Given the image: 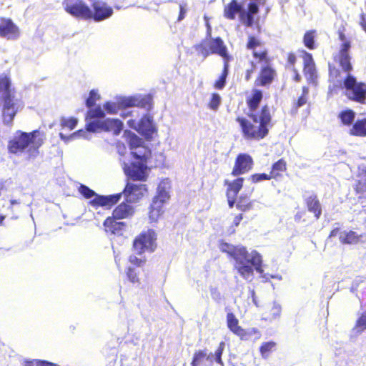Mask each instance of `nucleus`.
I'll return each instance as SVG.
<instances>
[{"label":"nucleus","instance_id":"nucleus-59","mask_svg":"<svg viewBox=\"0 0 366 366\" xmlns=\"http://www.w3.org/2000/svg\"><path fill=\"white\" fill-rule=\"evenodd\" d=\"M292 71L294 72L293 79L296 82H299L301 80V76L300 75L297 69L296 68L292 69Z\"/></svg>","mask_w":366,"mask_h":366},{"label":"nucleus","instance_id":"nucleus-22","mask_svg":"<svg viewBox=\"0 0 366 366\" xmlns=\"http://www.w3.org/2000/svg\"><path fill=\"white\" fill-rule=\"evenodd\" d=\"M244 178L238 177L233 181H224V184L227 186L226 197L227 204L229 208H232L234 206L236 199L239 191L243 187Z\"/></svg>","mask_w":366,"mask_h":366},{"label":"nucleus","instance_id":"nucleus-46","mask_svg":"<svg viewBox=\"0 0 366 366\" xmlns=\"http://www.w3.org/2000/svg\"><path fill=\"white\" fill-rule=\"evenodd\" d=\"M100 98H101V97L99 94V93L97 92V91L95 89H92L89 92V95L88 98L86 99L85 104H86V107H88V108L93 107L95 105L96 102L99 100Z\"/></svg>","mask_w":366,"mask_h":366},{"label":"nucleus","instance_id":"nucleus-35","mask_svg":"<svg viewBox=\"0 0 366 366\" xmlns=\"http://www.w3.org/2000/svg\"><path fill=\"white\" fill-rule=\"evenodd\" d=\"M337 117L342 125L346 127H352L355 118V112L350 109H347L345 110L341 111L338 114Z\"/></svg>","mask_w":366,"mask_h":366},{"label":"nucleus","instance_id":"nucleus-17","mask_svg":"<svg viewBox=\"0 0 366 366\" xmlns=\"http://www.w3.org/2000/svg\"><path fill=\"white\" fill-rule=\"evenodd\" d=\"M227 325L229 330L242 340H247L251 335H259V331L257 328L253 327L247 331L239 326L238 319L232 312L227 315Z\"/></svg>","mask_w":366,"mask_h":366},{"label":"nucleus","instance_id":"nucleus-39","mask_svg":"<svg viewBox=\"0 0 366 366\" xmlns=\"http://www.w3.org/2000/svg\"><path fill=\"white\" fill-rule=\"evenodd\" d=\"M276 342L274 341L264 342L259 347V352L263 358H267L269 354L275 350Z\"/></svg>","mask_w":366,"mask_h":366},{"label":"nucleus","instance_id":"nucleus-44","mask_svg":"<svg viewBox=\"0 0 366 366\" xmlns=\"http://www.w3.org/2000/svg\"><path fill=\"white\" fill-rule=\"evenodd\" d=\"M222 99L219 94L212 93L211 94V97L208 102L207 107L213 111H217L220 104H221Z\"/></svg>","mask_w":366,"mask_h":366},{"label":"nucleus","instance_id":"nucleus-1","mask_svg":"<svg viewBox=\"0 0 366 366\" xmlns=\"http://www.w3.org/2000/svg\"><path fill=\"white\" fill-rule=\"evenodd\" d=\"M262 99V91L253 88L245 100L249 111L247 116L252 122L244 117L236 118L243 137L247 140L259 141L264 139L269 133V127L272 126V117L267 104L263 105L259 111L257 112Z\"/></svg>","mask_w":366,"mask_h":366},{"label":"nucleus","instance_id":"nucleus-8","mask_svg":"<svg viewBox=\"0 0 366 366\" xmlns=\"http://www.w3.org/2000/svg\"><path fill=\"white\" fill-rule=\"evenodd\" d=\"M225 348L224 342L222 341L219 342L217 348L212 353H208L207 349L196 350L191 361V366H202L204 362H209V364H212L214 362L217 364L223 366L224 362L222 359V354Z\"/></svg>","mask_w":366,"mask_h":366},{"label":"nucleus","instance_id":"nucleus-9","mask_svg":"<svg viewBox=\"0 0 366 366\" xmlns=\"http://www.w3.org/2000/svg\"><path fill=\"white\" fill-rule=\"evenodd\" d=\"M157 234L154 229H149L142 232L133 240L132 249L137 254L146 252H154L157 244Z\"/></svg>","mask_w":366,"mask_h":366},{"label":"nucleus","instance_id":"nucleus-40","mask_svg":"<svg viewBox=\"0 0 366 366\" xmlns=\"http://www.w3.org/2000/svg\"><path fill=\"white\" fill-rule=\"evenodd\" d=\"M316 31L315 30H310L305 32L303 36L304 45L309 49H315V38Z\"/></svg>","mask_w":366,"mask_h":366},{"label":"nucleus","instance_id":"nucleus-20","mask_svg":"<svg viewBox=\"0 0 366 366\" xmlns=\"http://www.w3.org/2000/svg\"><path fill=\"white\" fill-rule=\"evenodd\" d=\"M339 236V239L342 244H357L362 242V239L364 237L363 234H357L356 232L350 231H340V228L335 227L332 229L329 234V237H335Z\"/></svg>","mask_w":366,"mask_h":366},{"label":"nucleus","instance_id":"nucleus-2","mask_svg":"<svg viewBox=\"0 0 366 366\" xmlns=\"http://www.w3.org/2000/svg\"><path fill=\"white\" fill-rule=\"evenodd\" d=\"M219 249L236 260V268L243 278L253 275V267L257 272H263L262 258L257 252L253 251L249 254L245 247H237L223 241L219 243Z\"/></svg>","mask_w":366,"mask_h":366},{"label":"nucleus","instance_id":"nucleus-45","mask_svg":"<svg viewBox=\"0 0 366 366\" xmlns=\"http://www.w3.org/2000/svg\"><path fill=\"white\" fill-rule=\"evenodd\" d=\"M126 275L130 282L132 284H140V278L137 271L131 267L126 269Z\"/></svg>","mask_w":366,"mask_h":366},{"label":"nucleus","instance_id":"nucleus-61","mask_svg":"<svg viewBox=\"0 0 366 366\" xmlns=\"http://www.w3.org/2000/svg\"><path fill=\"white\" fill-rule=\"evenodd\" d=\"M40 360H26L24 361V366H37V362H39Z\"/></svg>","mask_w":366,"mask_h":366},{"label":"nucleus","instance_id":"nucleus-4","mask_svg":"<svg viewBox=\"0 0 366 366\" xmlns=\"http://www.w3.org/2000/svg\"><path fill=\"white\" fill-rule=\"evenodd\" d=\"M149 148H145L144 152L132 151L131 155L134 159L129 163H124L122 169L127 178L132 181L144 182L148 177L147 160L151 157Z\"/></svg>","mask_w":366,"mask_h":366},{"label":"nucleus","instance_id":"nucleus-47","mask_svg":"<svg viewBox=\"0 0 366 366\" xmlns=\"http://www.w3.org/2000/svg\"><path fill=\"white\" fill-rule=\"evenodd\" d=\"M249 179L252 183L256 184L262 181H269L272 179L269 173H255L249 176Z\"/></svg>","mask_w":366,"mask_h":366},{"label":"nucleus","instance_id":"nucleus-3","mask_svg":"<svg viewBox=\"0 0 366 366\" xmlns=\"http://www.w3.org/2000/svg\"><path fill=\"white\" fill-rule=\"evenodd\" d=\"M339 40L342 42L338 52L333 55V62L328 64L329 76L337 81L342 79V74L351 75L353 66L351 62L350 49L352 47L351 40L347 36L345 24H341L337 31Z\"/></svg>","mask_w":366,"mask_h":366},{"label":"nucleus","instance_id":"nucleus-13","mask_svg":"<svg viewBox=\"0 0 366 366\" xmlns=\"http://www.w3.org/2000/svg\"><path fill=\"white\" fill-rule=\"evenodd\" d=\"M89 132H97L104 131L111 132L114 135L120 134L123 129V123L117 119H106L103 121H92L86 125Z\"/></svg>","mask_w":366,"mask_h":366},{"label":"nucleus","instance_id":"nucleus-49","mask_svg":"<svg viewBox=\"0 0 366 366\" xmlns=\"http://www.w3.org/2000/svg\"><path fill=\"white\" fill-rule=\"evenodd\" d=\"M261 41L257 39L254 35H250L248 36L247 42L246 44V48L249 50H255V48L261 46Z\"/></svg>","mask_w":366,"mask_h":366},{"label":"nucleus","instance_id":"nucleus-29","mask_svg":"<svg viewBox=\"0 0 366 366\" xmlns=\"http://www.w3.org/2000/svg\"><path fill=\"white\" fill-rule=\"evenodd\" d=\"M131 202H123L117 206L112 211V215L119 219H129L135 213V208Z\"/></svg>","mask_w":366,"mask_h":366},{"label":"nucleus","instance_id":"nucleus-54","mask_svg":"<svg viewBox=\"0 0 366 366\" xmlns=\"http://www.w3.org/2000/svg\"><path fill=\"white\" fill-rule=\"evenodd\" d=\"M297 60V55L294 52L291 51L287 53L286 58L287 66L291 69L295 68Z\"/></svg>","mask_w":366,"mask_h":366},{"label":"nucleus","instance_id":"nucleus-52","mask_svg":"<svg viewBox=\"0 0 366 366\" xmlns=\"http://www.w3.org/2000/svg\"><path fill=\"white\" fill-rule=\"evenodd\" d=\"M79 192L86 198L89 199L92 197H94L97 195L92 189H91L89 187L81 184L79 188Z\"/></svg>","mask_w":366,"mask_h":366},{"label":"nucleus","instance_id":"nucleus-33","mask_svg":"<svg viewBox=\"0 0 366 366\" xmlns=\"http://www.w3.org/2000/svg\"><path fill=\"white\" fill-rule=\"evenodd\" d=\"M234 204L236 208L242 212H248L253 208V201L246 194H242L237 197Z\"/></svg>","mask_w":366,"mask_h":366},{"label":"nucleus","instance_id":"nucleus-32","mask_svg":"<svg viewBox=\"0 0 366 366\" xmlns=\"http://www.w3.org/2000/svg\"><path fill=\"white\" fill-rule=\"evenodd\" d=\"M9 153L17 154L23 150V132L18 131L16 135L8 143Z\"/></svg>","mask_w":366,"mask_h":366},{"label":"nucleus","instance_id":"nucleus-50","mask_svg":"<svg viewBox=\"0 0 366 366\" xmlns=\"http://www.w3.org/2000/svg\"><path fill=\"white\" fill-rule=\"evenodd\" d=\"M77 125V119L74 117L68 119H63L61 122V126L62 128H67L69 130L74 129Z\"/></svg>","mask_w":366,"mask_h":366},{"label":"nucleus","instance_id":"nucleus-63","mask_svg":"<svg viewBox=\"0 0 366 366\" xmlns=\"http://www.w3.org/2000/svg\"><path fill=\"white\" fill-rule=\"evenodd\" d=\"M251 1H253L256 4H257V5L259 6V4H264L265 2V0H251Z\"/></svg>","mask_w":366,"mask_h":366},{"label":"nucleus","instance_id":"nucleus-31","mask_svg":"<svg viewBox=\"0 0 366 366\" xmlns=\"http://www.w3.org/2000/svg\"><path fill=\"white\" fill-rule=\"evenodd\" d=\"M349 134L355 137H366V118L358 119L354 122L349 129Z\"/></svg>","mask_w":366,"mask_h":366},{"label":"nucleus","instance_id":"nucleus-27","mask_svg":"<svg viewBox=\"0 0 366 366\" xmlns=\"http://www.w3.org/2000/svg\"><path fill=\"white\" fill-rule=\"evenodd\" d=\"M305 205L307 211L312 213L316 220H318L322 213V207L317 194L312 192L304 199Z\"/></svg>","mask_w":366,"mask_h":366},{"label":"nucleus","instance_id":"nucleus-19","mask_svg":"<svg viewBox=\"0 0 366 366\" xmlns=\"http://www.w3.org/2000/svg\"><path fill=\"white\" fill-rule=\"evenodd\" d=\"M254 166V160L251 155L247 153H240L236 157L234 164L231 172L233 177H238L248 173Z\"/></svg>","mask_w":366,"mask_h":366},{"label":"nucleus","instance_id":"nucleus-26","mask_svg":"<svg viewBox=\"0 0 366 366\" xmlns=\"http://www.w3.org/2000/svg\"><path fill=\"white\" fill-rule=\"evenodd\" d=\"M20 32L18 27L11 19L0 17V36L8 39H16L19 36Z\"/></svg>","mask_w":366,"mask_h":366},{"label":"nucleus","instance_id":"nucleus-5","mask_svg":"<svg viewBox=\"0 0 366 366\" xmlns=\"http://www.w3.org/2000/svg\"><path fill=\"white\" fill-rule=\"evenodd\" d=\"M257 4L250 1L247 5V11L237 0H231L224 8V16L229 20H234L236 15L239 16L240 21L247 27H252L254 24V16L259 12Z\"/></svg>","mask_w":366,"mask_h":366},{"label":"nucleus","instance_id":"nucleus-41","mask_svg":"<svg viewBox=\"0 0 366 366\" xmlns=\"http://www.w3.org/2000/svg\"><path fill=\"white\" fill-rule=\"evenodd\" d=\"M105 116V113L100 106L94 108H89L86 114V120L94 119H102Z\"/></svg>","mask_w":366,"mask_h":366},{"label":"nucleus","instance_id":"nucleus-34","mask_svg":"<svg viewBox=\"0 0 366 366\" xmlns=\"http://www.w3.org/2000/svg\"><path fill=\"white\" fill-rule=\"evenodd\" d=\"M127 142L131 150L141 148V152H144L145 148H149L144 144L143 139L132 132H129L127 136Z\"/></svg>","mask_w":366,"mask_h":366},{"label":"nucleus","instance_id":"nucleus-36","mask_svg":"<svg viewBox=\"0 0 366 366\" xmlns=\"http://www.w3.org/2000/svg\"><path fill=\"white\" fill-rule=\"evenodd\" d=\"M229 71V61L223 62V69L219 78L214 81L213 86L217 89H222L227 83V78Z\"/></svg>","mask_w":366,"mask_h":366},{"label":"nucleus","instance_id":"nucleus-64","mask_svg":"<svg viewBox=\"0 0 366 366\" xmlns=\"http://www.w3.org/2000/svg\"><path fill=\"white\" fill-rule=\"evenodd\" d=\"M4 216L0 215V224H2L3 221L4 220Z\"/></svg>","mask_w":366,"mask_h":366},{"label":"nucleus","instance_id":"nucleus-51","mask_svg":"<svg viewBox=\"0 0 366 366\" xmlns=\"http://www.w3.org/2000/svg\"><path fill=\"white\" fill-rule=\"evenodd\" d=\"M122 109L133 107L135 104V96L124 97L119 101Z\"/></svg>","mask_w":366,"mask_h":366},{"label":"nucleus","instance_id":"nucleus-14","mask_svg":"<svg viewBox=\"0 0 366 366\" xmlns=\"http://www.w3.org/2000/svg\"><path fill=\"white\" fill-rule=\"evenodd\" d=\"M134 124L135 120L134 119L128 121L129 127L134 128L147 141H152L157 134V129L153 122L152 117L149 114L142 116L137 127L133 125Z\"/></svg>","mask_w":366,"mask_h":366},{"label":"nucleus","instance_id":"nucleus-43","mask_svg":"<svg viewBox=\"0 0 366 366\" xmlns=\"http://www.w3.org/2000/svg\"><path fill=\"white\" fill-rule=\"evenodd\" d=\"M366 330V311L363 312L357 319L353 330L357 333H361Z\"/></svg>","mask_w":366,"mask_h":366},{"label":"nucleus","instance_id":"nucleus-37","mask_svg":"<svg viewBox=\"0 0 366 366\" xmlns=\"http://www.w3.org/2000/svg\"><path fill=\"white\" fill-rule=\"evenodd\" d=\"M134 107L144 108L147 110L152 107V97L150 94L135 96Z\"/></svg>","mask_w":366,"mask_h":366},{"label":"nucleus","instance_id":"nucleus-53","mask_svg":"<svg viewBox=\"0 0 366 366\" xmlns=\"http://www.w3.org/2000/svg\"><path fill=\"white\" fill-rule=\"evenodd\" d=\"M129 262L134 266L140 267L145 264L147 259L145 257L139 258L137 256L132 254L129 256Z\"/></svg>","mask_w":366,"mask_h":366},{"label":"nucleus","instance_id":"nucleus-10","mask_svg":"<svg viewBox=\"0 0 366 366\" xmlns=\"http://www.w3.org/2000/svg\"><path fill=\"white\" fill-rule=\"evenodd\" d=\"M44 135L39 130L31 132H24V158L31 161L39 154V149L43 144Z\"/></svg>","mask_w":366,"mask_h":366},{"label":"nucleus","instance_id":"nucleus-16","mask_svg":"<svg viewBox=\"0 0 366 366\" xmlns=\"http://www.w3.org/2000/svg\"><path fill=\"white\" fill-rule=\"evenodd\" d=\"M148 192V187L144 184H136L127 182L121 193L125 200L131 203L139 202Z\"/></svg>","mask_w":366,"mask_h":366},{"label":"nucleus","instance_id":"nucleus-24","mask_svg":"<svg viewBox=\"0 0 366 366\" xmlns=\"http://www.w3.org/2000/svg\"><path fill=\"white\" fill-rule=\"evenodd\" d=\"M353 189L359 199L365 197L366 193V165H360L357 168Z\"/></svg>","mask_w":366,"mask_h":366},{"label":"nucleus","instance_id":"nucleus-11","mask_svg":"<svg viewBox=\"0 0 366 366\" xmlns=\"http://www.w3.org/2000/svg\"><path fill=\"white\" fill-rule=\"evenodd\" d=\"M169 194L164 187H158L149 208L150 222H157L164 212V205L169 199Z\"/></svg>","mask_w":366,"mask_h":366},{"label":"nucleus","instance_id":"nucleus-30","mask_svg":"<svg viewBox=\"0 0 366 366\" xmlns=\"http://www.w3.org/2000/svg\"><path fill=\"white\" fill-rule=\"evenodd\" d=\"M287 170V162L284 158H281L272 164L269 175L272 179L277 180L282 177L283 173Z\"/></svg>","mask_w":366,"mask_h":366},{"label":"nucleus","instance_id":"nucleus-57","mask_svg":"<svg viewBox=\"0 0 366 366\" xmlns=\"http://www.w3.org/2000/svg\"><path fill=\"white\" fill-rule=\"evenodd\" d=\"M243 219V214H238L234 216L233 219V222L232 223L231 227L234 228L239 225L241 221Z\"/></svg>","mask_w":366,"mask_h":366},{"label":"nucleus","instance_id":"nucleus-23","mask_svg":"<svg viewBox=\"0 0 366 366\" xmlns=\"http://www.w3.org/2000/svg\"><path fill=\"white\" fill-rule=\"evenodd\" d=\"M114 216L108 217L103 222V227L105 232L110 235L122 236L126 229L127 224L124 222H119Z\"/></svg>","mask_w":366,"mask_h":366},{"label":"nucleus","instance_id":"nucleus-48","mask_svg":"<svg viewBox=\"0 0 366 366\" xmlns=\"http://www.w3.org/2000/svg\"><path fill=\"white\" fill-rule=\"evenodd\" d=\"M104 108L109 114H117L118 111L122 109L120 107L119 102H107L104 104Z\"/></svg>","mask_w":366,"mask_h":366},{"label":"nucleus","instance_id":"nucleus-56","mask_svg":"<svg viewBox=\"0 0 366 366\" xmlns=\"http://www.w3.org/2000/svg\"><path fill=\"white\" fill-rule=\"evenodd\" d=\"M296 222H302L307 221V213L305 210L302 209L298 211L294 216Z\"/></svg>","mask_w":366,"mask_h":366},{"label":"nucleus","instance_id":"nucleus-12","mask_svg":"<svg viewBox=\"0 0 366 366\" xmlns=\"http://www.w3.org/2000/svg\"><path fill=\"white\" fill-rule=\"evenodd\" d=\"M209 48L206 47V41H202L196 46V49L204 57H207L210 54H218L224 59V62L229 61L230 56L227 53V49L224 44L223 40L220 37L211 39L209 41Z\"/></svg>","mask_w":366,"mask_h":366},{"label":"nucleus","instance_id":"nucleus-58","mask_svg":"<svg viewBox=\"0 0 366 366\" xmlns=\"http://www.w3.org/2000/svg\"><path fill=\"white\" fill-rule=\"evenodd\" d=\"M361 28L365 31L366 33V14L361 13L360 14V22H359Z\"/></svg>","mask_w":366,"mask_h":366},{"label":"nucleus","instance_id":"nucleus-55","mask_svg":"<svg viewBox=\"0 0 366 366\" xmlns=\"http://www.w3.org/2000/svg\"><path fill=\"white\" fill-rule=\"evenodd\" d=\"M250 67L245 71L244 79L249 81L257 70V65L253 61H249Z\"/></svg>","mask_w":366,"mask_h":366},{"label":"nucleus","instance_id":"nucleus-60","mask_svg":"<svg viewBox=\"0 0 366 366\" xmlns=\"http://www.w3.org/2000/svg\"><path fill=\"white\" fill-rule=\"evenodd\" d=\"M185 14H186V10L184 9L183 6L181 5L179 7V16H178V20L179 21L182 20L185 16Z\"/></svg>","mask_w":366,"mask_h":366},{"label":"nucleus","instance_id":"nucleus-6","mask_svg":"<svg viewBox=\"0 0 366 366\" xmlns=\"http://www.w3.org/2000/svg\"><path fill=\"white\" fill-rule=\"evenodd\" d=\"M3 102L2 119L4 124H11L16 114V103L11 81L8 76H0V102Z\"/></svg>","mask_w":366,"mask_h":366},{"label":"nucleus","instance_id":"nucleus-25","mask_svg":"<svg viewBox=\"0 0 366 366\" xmlns=\"http://www.w3.org/2000/svg\"><path fill=\"white\" fill-rule=\"evenodd\" d=\"M122 193H117L110 195H96L95 197L89 202V204L92 205L95 209L99 207H105L110 209L116 204L122 198Z\"/></svg>","mask_w":366,"mask_h":366},{"label":"nucleus","instance_id":"nucleus-18","mask_svg":"<svg viewBox=\"0 0 366 366\" xmlns=\"http://www.w3.org/2000/svg\"><path fill=\"white\" fill-rule=\"evenodd\" d=\"M114 13L113 9L106 2L94 1L90 8V14L88 20H94L99 22L109 19Z\"/></svg>","mask_w":366,"mask_h":366},{"label":"nucleus","instance_id":"nucleus-7","mask_svg":"<svg viewBox=\"0 0 366 366\" xmlns=\"http://www.w3.org/2000/svg\"><path fill=\"white\" fill-rule=\"evenodd\" d=\"M342 87L345 89V94L348 99L360 104L366 102V84L357 81L352 75H346L342 80Z\"/></svg>","mask_w":366,"mask_h":366},{"label":"nucleus","instance_id":"nucleus-38","mask_svg":"<svg viewBox=\"0 0 366 366\" xmlns=\"http://www.w3.org/2000/svg\"><path fill=\"white\" fill-rule=\"evenodd\" d=\"M309 93V89L306 86L302 87V94L298 97L297 100H295L292 105V110L294 112H297L298 109L307 102V96Z\"/></svg>","mask_w":366,"mask_h":366},{"label":"nucleus","instance_id":"nucleus-28","mask_svg":"<svg viewBox=\"0 0 366 366\" xmlns=\"http://www.w3.org/2000/svg\"><path fill=\"white\" fill-rule=\"evenodd\" d=\"M302 59L305 76L310 81H315L317 79V72L312 55L310 53L304 51Z\"/></svg>","mask_w":366,"mask_h":366},{"label":"nucleus","instance_id":"nucleus-62","mask_svg":"<svg viewBox=\"0 0 366 366\" xmlns=\"http://www.w3.org/2000/svg\"><path fill=\"white\" fill-rule=\"evenodd\" d=\"M37 366H56V365L47 361H41L37 362Z\"/></svg>","mask_w":366,"mask_h":366},{"label":"nucleus","instance_id":"nucleus-15","mask_svg":"<svg viewBox=\"0 0 366 366\" xmlns=\"http://www.w3.org/2000/svg\"><path fill=\"white\" fill-rule=\"evenodd\" d=\"M62 5L65 11L72 16L89 19L90 7L83 0H64Z\"/></svg>","mask_w":366,"mask_h":366},{"label":"nucleus","instance_id":"nucleus-21","mask_svg":"<svg viewBox=\"0 0 366 366\" xmlns=\"http://www.w3.org/2000/svg\"><path fill=\"white\" fill-rule=\"evenodd\" d=\"M277 77V71L271 64L262 66L257 76L254 85L257 86L269 87Z\"/></svg>","mask_w":366,"mask_h":366},{"label":"nucleus","instance_id":"nucleus-42","mask_svg":"<svg viewBox=\"0 0 366 366\" xmlns=\"http://www.w3.org/2000/svg\"><path fill=\"white\" fill-rule=\"evenodd\" d=\"M252 56L257 60L259 63H264L265 64H270L271 59L269 56L268 51L264 49L259 51L254 50L252 51Z\"/></svg>","mask_w":366,"mask_h":366}]
</instances>
